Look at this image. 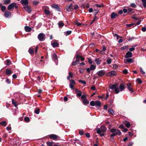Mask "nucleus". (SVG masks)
Masks as SVG:
<instances>
[{"instance_id":"f257e3e1","label":"nucleus","mask_w":146,"mask_h":146,"mask_svg":"<svg viewBox=\"0 0 146 146\" xmlns=\"http://www.w3.org/2000/svg\"><path fill=\"white\" fill-rule=\"evenodd\" d=\"M109 87V89H111L112 90L114 89V91L116 94L119 93L120 91L121 92L123 91L125 88L124 85L122 83L119 86V89L117 87V85L116 84L110 85Z\"/></svg>"},{"instance_id":"f03ea898","label":"nucleus","mask_w":146,"mask_h":146,"mask_svg":"<svg viewBox=\"0 0 146 146\" xmlns=\"http://www.w3.org/2000/svg\"><path fill=\"white\" fill-rule=\"evenodd\" d=\"M45 35L43 33H40L38 35V38L40 41H43L45 40Z\"/></svg>"},{"instance_id":"7ed1b4c3","label":"nucleus","mask_w":146,"mask_h":146,"mask_svg":"<svg viewBox=\"0 0 146 146\" xmlns=\"http://www.w3.org/2000/svg\"><path fill=\"white\" fill-rule=\"evenodd\" d=\"M111 133H115L117 135H120L121 134V133L120 130L118 129H116L115 128H113L110 130Z\"/></svg>"},{"instance_id":"20e7f679","label":"nucleus","mask_w":146,"mask_h":146,"mask_svg":"<svg viewBox=\"0 0 146 146\" xmlns=\"http://www.w3.org/2000/svg\"><path fill=\"white\" fill-rule=\"evenodd\" d=\"M105 73V71L104 70H100L96 73V74L100 77H102Z\"/></svg>"},{"instance_id":"39448f33","label":"nucleus","mask_w":146,"mask_h":146,"mask_svg":"<svg viewBox=\"0 0 146 146\" xmlns=\"http://www.w3.org/2000/svg\"><path fill=\"white\" fill-rule=\"evenodd\" d=\"M49 137L50 139L53 140H56L59 138L58 136L54 134L49 135Z\"/></svg>"},{"instance_id":"423d86ee","label":"nucleus","mask_w":146,"mask_h":146,"mask_svg":"<svg viewBox=\"0 0 146 146\" xmlns=\"http://www.w3.org/2000/svg\"><path fill=\"white\" fill-rule=\"evenodd\" d=\"M126 85L127 89L131 93H133V90L132 89V88L131 87V83H129L128 84H127Z\"/></svg>"},{"instance_id":"0eeeda50","label":"nucleus","mask_w":146,"mask_h":146,"mask_svg":"<svg viewBox=\"0 0 146 146\" xmlns=\"http://www.w3.org/2000/svg\"><path fill=\"white\" fill-rule=\"evenodd\" d=\"M116 75V72L115 71H111L108 72L106 74L107 76H112Z\"/></svg>"},{"instance_id":"6e6552de","label":"nucleus","mask_w":146,"mask_h":146,"mask_svg":"<svg viewBox=\"0 0 146 146\" xmlns=\"http://www.w3.org/2000/svg\"><path fill=\"white\" fill-rule=\"evenodd\" d=\"M23 8L25 9V11L29 13L31 12V8L29 6L26 5L25 6H24Z\"/></svg>"},{"instance_id":"1a4fd4ad","label":"nucleus","mask_w":146,"mask_h":146,"mask_svg":"<svg viewBox=\"0 0 146 146\" xmlns=\"http://www.w3.org/2000/svg\"><path fill=\"white\" fill-rule=\"evenodd\" d=\"M73 9V6L72 3H70L69 5L66 8V10L68 11H71Z\"/></svg>"},{"instance_id":"9d476101","label":"nucleus","mask_w":146,"mask_h":146,"mask_svg":"<svg viewBox=\"0 0 146 146\" xmlns=\"http://www.w3.org/2000/svg\"><path fill=\"white\" fill-rule=\"evenodd\" d=\"M52 8L55 9L56 10L60 12L61 9L60 8H59L57 4H54L51 5Z\"/></svg>"},{"instance_id":"9b49d317","label":"nucleus","mask_w":146,"mask_h":146,"mask_svg":"<svg viewBox=\"0 0 146 146\" xmlns=\"http://www.w3.org/2000/svg\"><path fill=\"white\" fill-rule=\"evenodd\" d=\"M132 56V53L129 51H127L126 53V55H125V57L126 58H131Z\"/></svg>"},{"instance_id":"f8f14e48","label":"nucleus","mask_w":146,"mask_h":146,"mask_svg":"<svg viewBox=\"0 0 146 146\" xmlns=\"http://www.w3.org/2000/svg\"><path fill=\"white\" fill-rule=\"evenodd\" d=\"M52 60L54 61H56L58 60L57 55L56 54L54 53L52 55Z\"/></svg>"},{"instance_id":"ddd939ff","label":"nucleus","mask_w":146,"mask_h":146,"mask_svg":"<svg viewBox=\"0 0 146 146\" xmlns=\"http://www.w3.org/2000/svg\"><path fill=\"white\" fill-rule=\"evenodd\" d=\"M11 14L10 11H6L4 13V15L6 18H9L11 15Z\"/></svg>"},{"instance_id":"4468645a","label":"nucleus","mask_w":146,"mask_h":146,"mask_svg":"<svg viewBox=\"0 0 146 146\" xmlns=\"http://www.w3.org/2000/svg\"><path fill=\"white\" fill-rule=\"evenodd\" d=\"M21 3L23 5H27L28 4V0H21Z\"/></svg>"},{"instance_id":"2eb2a0df","label":"nucleus","mask_w":146,"mask_h":146,"mask_svg":"<svg viewBox=\"0 0 146 146\" xmlns=\"http://www.w3.org/2000/svg\"><path fill=\"white\" fill-rule=\"evenodd\" d=\"M124 124L126 127L128 128H130L131 127V124L130 123L126 120L124 121Z\"/></svg>"},{"instance_id":"dca6fc26","label":"nucleus","mask_w":146,"mask_h":146,"mask_svg":"<svg viewBox=\"0 0 146 146\" xmlns=\"http://www.w3.org/2000/svg\"><path fill=\"white\" fill-rule=\"evenodd\" d=\"M15 4V3L13 2V3H11L10 5H9L7 7L8 9L9 10H10L12 9L13 8H14V4Z\"/></svg>"},{"instance_id":"f3484780","label":"nucleus","mask_w":146,"mask_h":146,"mask_svg":"<svg viewBox=\"0 0 146 146\" xmlns=\"http://www.w3.org/2000/svg\"><path fill=\"white\" fill-rule=\"evenodd\" d=\"M117 16V14L114 12H113L111 14V17L112 19L115 18Z\"/></svg>"},{"instance_id":"a211bd4d","label":"nucleus","mask_w":146,"mask_h":146,"mask_svg":"<svg viewBox=\"0 0 146 146\" xmlns=\"http://www.w3.org/2000/svg\"><path fill=\"white\" fill-rule=\"evenodd\" d=\"M94 61L98 65L100 64L102 61L101 60H100L99 58H97L95 59Z\"/></svg>"},{"instance_id":"6ab92c4d","label":"nucleus","mask_w":146,"mask_h":146,"mask_svg":"<svg viewBox=\"0 0 146 146\" xmlns=\"http://www.w3.org/2000/svg\"><path fill=\"white\" fill-rule=\"evenodd\" d=\"M25 29L26 31L28 32H30L31 30V28L29 26H25Z\"/></svg>"},{"instance_id":"aec40b11","label":"nucleus","mask_w":146,"mask_h":146,"mask_svg":"<svg viewBox=\"0 0 146 146\" xmlns=\"http://www.w3.org/2000/svg\"><path fill=\"white\" fill-rule=\"evenodd\" d=\"M82 102L85 105L88 104L89 103V101L87 100V98L83 100Z\"/></svg>"},{"instance_id":"412c9836","label":"nucleus","mask_w":146,"mask_h":146,"mask_svg":"<svg viewBox=\"0 0 146 146\" xmlns=\"http://www.w3.org/2000/svg\"><path fill=\"white\" fill-rule=\"evenodd\" d=\"M58 45V44L56 42H54L51 44V45L54 48L57 47Z\"/></svg>"},{"instance_id":"4be33fe9","label":"nucleus","mask_w":146,"mask_h":146,"mask_svg":"<svg viewBox=\"0 0 146 146\" xmlns=\"http://www.w3.org/2000/svg\"><path fill=\"white\" fill-rule=\"evenodd\" d=\"M79 61V59L77 58H76V61L72 62V64L75 65H76L78 64Z\"/></svg>"},{"instance_id":"5701e85b","label":"nucleus","mask_w":146,"mask_h":146,"mask_svg":"<svg viewBox=\"0 0 146 146\" xmlns=\"http://www.w3.org/2000/svg\"><path fill=\"white\" fill-rule=\"evenodd\" d=\"M58 25L59 28H61L63 27L64 24L62 21H60L58 23Z\"/></svg>"},{"instance_id":"b1692460","label":"nucleus","mask_w":146,"mask_h":146,"mask_svg":"<svg viewBox=\"0 0 146 146\" xmlns=\"http://www.w3.org/2000/svg\"><path fill=\"white\" fill-rule=\"evenodd\" d=\"M95 106H96L101 107V102L100 101H95Z\"/></svg>"},{"instance_id":"393cba45","label":"nucleus","mask_w":146,"mask_h":146,"mask_svg":"<svg viewBox=\"0 0 146 146\" xmlns=\"http://www.w3.org/2000/svg\"><path fill=\"white\" fill-rule=\"evenodd\" d=\"M128 47V45L124 46L120 48V50H125L127 49Z\"/></svg>"},{"instance_id":"a878e982","label":"nucleus","mask_w":146,"mask_h":146,"mask_svg":"<svg viewBox=\"0 0 146 146\" xmlns=\"http://www.w3.org/2000/svg\"><path fill=\"white\" fill-rule=\"evenodd\" d=\"M133 62L132 59L131 58H128L126 60V61L125 62V63H127V62H129V63H131Z\"/></svg>"},{"instance_id":"bb28decb","label":"nucleus","mask_w":146,"mask_h":146,"mask_svg":"<svg viewBox=\"0 0 146 146\" xmlns=\"http://www.w3.org/2000/svg\"><path fill=\"white\" fill-rule=\"evenodd\" d=\"M100 129L102 132H105L106 130V128L104 126H102L101 127Z\"/></svg>"},{"instance_id":"cd10ccee","label":"nucleus","mask_w":146,"mask_h":146,"mask_svg":"<svg viewBox=\"0 0 146 146\" xmlns=\"http://www.w3.org/2000/svg\"><path fill=\"white\" fill-rule=\"evenodd\" d=\"M6 73L7 75H10L11 74V71L9 69H7L6 70Z\"/></svg>"},{"instance_id":"c85d7f7f","label":"nucleus","mask_w":146,"mask_h":146,"mask_svg":"<svg viewBox=\"0 0 146 146\" xmlns=\"http://www.w3.org/2000/svg\"><path fill=\"white\" fill-rule=\"evenodd\" d=\"M108 112L109 114L113 115L114 114V111L112 109H109L108 110Z\"/></svg>"},{"instance_id":"c756f323","label":"nucleus","mask_w":146,"mask_h":146,"mask_svg":"<svg viewBox=\"0 0 146 146\" xmlns=\"http://www.w3.org/2000/svg\"><path fill=\"white\" fill-rule=\"evenodd\" d=\"M12 104L15 107H17L18 105L17 103L14 100V99H12Z\"/></svg>"},{"instance_id":"7c9ffc66","label":"nucleus","mask_w":146,"mask_h":146,"mask_svg":"<svg viewBox=\"0 0 146 146\" xmlns=\"http://www.w3.org/2000/svg\"><path fill=\"white\" fill-rule=\"evenodd\" d=\"M45 13L46 15H50V12L48 10L45 9H44Z\"/></svg>"},{"instance_id":"2f4dec72","label":"nucleus","mask_w":146,"mask_h":146,"mask_svg":"<svg viewBox=\"0 0 146 146\" xmlns=\"http://www.w3.org/2000/svg\"><path fill=\"white\" fill-rule=\"evenodd\" d=\"M72 31H68L64 32V34L65 35L67 36L71 34Z\"/></svg>"},{"instance_id":"473e14b6","label":"nucleus","mask_w":146,"mask_h":146,"mask_svg":"<svg viewBox=\"0 0 146 146\" xmlns=\"http://www.w3.org/2000/svg\"><path fill=\"white\" fill-rule=\"evenodd\" d=\"M96 68V66L93 64H92L90 67V69H91V70H94Z\"/></svg>"},{"instance_id":"72a5a7b5","label":"nucleus","mask_w":146,"mask_h":146,"mask_svg":"<svg viewBox=\"0 0 146 146\" xmlns=\"http://www.w3.org/2000/svg\"><path fill=\"white\" fill-rule=\"evenodd\" d=\"M132 9L131 8H129L127 10V14L131 15L133 13L132 12Z\"/></svg>"},{"instance_id":"f704fd0d","label":"nucleus","mask_w":146,"mask_h":146,"mask_svg":"<svg viewBox=\"0 0 146 146\" xmlns=\"http://www.w3.org/2000/svg\"><path fill=\"white\" fill-rule=\"evenodd\" d=\"M11 2V0H5L4 1V3L5 5L8 4Z\"/></svg>"},{"instance_id":"c9c22d12","label":"nucleus","mask_w":146,"mask_h":146,"mask_svg":"<svg viewBox=\"0 0 146 146\" xmlns=\"http://www.w3.org/2000/svg\"><path fill=\"white\" fill-rule=\"evenodd\" d=\"M82 92L80 90H79L78 92H77V96L80 97L81 96Z\"/></svg>"},{"instance_id":"e433bc0d","label":"nucleus","mask_w":146,"mask_h":146,"mask_svg":"<svg viewBox=\"0 0 146 146\" xmlns=\"http://www.w3.org/2000/svg\"><path fill=\"white\" fill-rule=\"evenodd\" d=\"M34 50L32 48H30L29 50V52L30 54H32Z\"/></svg>"},{"instance_id":"4c0bfd02","label":"nucleus","mask_w":146,"mask_h":146,"mask_svg":"<svg viewBox=\"0 0 146 146\" xmlns=\"http://www.w3.org/2000/svg\"><path fill=\"white\" fill-rule=\"evenodd\" d=\"M144 7H146V0H141Z\"/></svg>"},{"instance_id":"58836bf2","label":"nucleus","mask_w":146,"mask_h":146,"mask_svg":"<svg viewBox=\"0 0 146 146\" xmlns=\"http://www.w3.org/2000/svg\"><path fill=\"white\" fill-rule=\"evenodd\" d=\"M96 130L97 131V133L99 134H100L101 132H102L101 129L100 128H98L96 129Z\"/></svg>"},{"instance_id":"ea45409f","label":"nucleus","mask_w":146,"mask_h":146,"mask_svg":"<svg viewBox=\"0 0 146 146\" xmlns=\"http://www.w3.org/2000/svg\"><path fill=\"white\" fill-rule=\"evenodd\" d=\"M95 101H91L90 102V105L92 106H95Z\"/></svg>"},{"instance_id":"a19ab883","label":"nucleus","mask_w":146,"mask_h":146,"mask_svg":"<svg viewBox=\"0 0 146 146\" xmlns=\"http://www.w3.org/2000/svg\"><path fill=\"white\" fill-rule=\"evenodd\" d=\"M99 10L98 9H96L93 11L94 14L95 16L98 13Z\"/></svg>"},{"instance_id":"79ce46f5","label":"nucleus","mask_w":146,"mask_h":146,"mask_svg":"<svg viewBox=\"0 0 146 146\" xmlns=\"http://www.w3.org/2000/svg\"><path fill=\"white\" fill-rule=\"evenodd\" d=\"M78 82L80 83L83 84L84 85H85L86 84V82L84 80H80L78 81Z\"/></svg>"},{"instance_id":"37998d69","label":"nucleus","mask_w":146,"mask_h":146,"mask_svg":"<svg viewBox=\"0 0 146 146\" xmlns=\"http://www.w3.org/2000/svg\"><path fill=\"white\" fill-rule=\"evenodd\" d=\"M112 60L110 58H108L107 60V62L108 64H110L111 63Z\"/></svg>"},{"instance_id":"c03bdc74","label":"nucleus","mask_w":146,"mask_h":146,"mask_svg":"<svg viewBox=\"0 0 146 146\" xmlns=\"http://www.w3.org/2000/svg\"><path fill=\"white\" fill-rule=\"evenodd\" d=\"M90 7V4L88 3H86L84 5V7L85 8H88Z\"/></svg>"},{"instance_id":"a18cd8bd","label":"nucleus","mask_w":146,"mask_h":146,"mask_svg":"<svg viewBox=\"0 0 146 146\" xmlns=\"http://www.w3.org/2000/svg\"><path fill=\"white\" fill-rule=\"evenodd\" d=\"M0 124L1 125L4 126H5L6 125V122L5 121H1L0 123Z\"/></svg>"},{"instance_id":"49530a36","label":"nucleus","mask_w":146,"mask_h":146,"mask_svg":"<svg viewBox=\"0 0 146 146\" xmlns=\"http://www.w3.org/2000/svg\"><path fill=\"white\" fill-rule=\"evenodd\" d=\"M1 9L2 12H3L6 10V7L5 6H3L1 7Z\"/></svg>"},{"instance_id":"de8ad7c7","label":"nucleus","mask_w":146,"mask_h":146,"mask_svg":"<svg viewBox=\"0 0 146 146\" xmlns=\"http://www.w3.org/2000/svg\"><path fill=\"white\" fill-rule=\"evenodd\" d=\"M24 120L26 122H29L30 119L29 117H25L24 118Z\"/></svg>"},{"instance_id":"09e8293b","label":"nucleus","mask_w":146,"mask_h":146,"mask_svg":"<svg viewBox=\"0 0 146 146\" xmlns=\"http://www.w3.org/2000/svg\"><path fill=\"white\" fill-rule=\"evenodd\" d=\"M40 109H37L35 111V113L38 114L39 113Z\"/></svg>"},{"instance_id":"8fccbe9b","label":"nucleus","mask_w":146,"mask_h":146,"mask_svg":"<svg viewBox=\"0 0 146 146\" xmlns=\"http://www.w3.org/2000/svg\"><path fill=\"white\" fill-rule=\"evenodd\" d=\"M130 6L131 7L134 8H135L137 7L136 5L134 3H132L131 4Z\"/></svg>"},{"instance_id":"3c124183","label":"nucleus","mask_w":146,"mask_h":146,"mask_svg":"<svg viewBox=\"0 0 146 146\" xmlns=\"http://www.w3.org/2000/svg\"><path fill=\"white\" fill-rule=\"evenodd\" d=\"M134 25V23H131L130 24H126V26L127 27H131V26H133Z\"/></svg>"},{"instance_id":"603ef678","label":"nucleus","mask_w":146,"mask_h":146,"mask_svg":"<svg viewBox=\"0 0 146 146\" xmlns=\"http://www.w3.org/2000/svg\"><path fill=\"white\" fill-rule=\"evenodd\" d=\"M70 84H76V82L74 80H70Z\"/></svg>"},{"instance_id":"864d4df0","label":"nucleus","mask_w":146,"mask_h":146,"mask_svg":"<svg viewBox=\"0 0 146 146\" xmlns=\"http://www.w3.org/2000/svg\"><path fill=\"white\" fill-rule=\"evenodd\" d=\"M136 80L139 84H141L142 83V81L139 78L137 79Z\"/></svg>"},{"instance_id":"5fc2aeb1","label":"nucleus","mask_w":146,"mask_h":146,"mask_svg":"<svg viewBox=\"0 0 146 146\" xmlns=\"http://www.w3.org/2000/svg\"><path fill=\"white\" fill-rule=\"evenodd\" d=\"M6 62H7V63L6 64V65H9L11 64V62L9 60H6Z\"/></svg>"},{"instance_id":"6e6d98bb","label":"nucleus","mask_w":146,"mask_h":146,"mask_svg":"<svg viewBox=\"0 0 146 146\" xmlns=\"http://www.w3.org/2000/svg\"><path fill=\"white\" fill-rule=\"evenodd\" d=\"M33 4L36 5L39 3V1H33Z\"/></svg>"},{"instance_id":"4d7b16f0","label":"nucleus","mask_w":146,"mask_h":146,"mask_svg":"<svg viewBox=\"0 0 146 146\" xmlns=\"http://www.w3.org/2000/svg\"><path fill=\"white\" fill-rule=\"evenodd\" d=\"M88 62L89 64H91L92 63V59L90 58H88Z\"/></svg>"},{"instance_id":"13d9d810","label":"nucleus","mask_w":146,"mask_h":146,"mask_svg":"<svg viewBox=\"0 0 146 146\" xmlns=\"http://www.w3.org/2000/svg\"><path fill=\"white\" fill-rule=\"evenodd\" d=\"M69 86L70 88L72 89H74L73 84H70Z\"/></svg>"},{"instance_id":"bf43d9fd","label":"nucleus","mask_w":146,"mask_h":146,"mask_svg":"<svg viewBox=\"0 0 146 146\" xmlns=\"http://www.w3.org/2000/svg\"><path fill=\"white\" fill-rule=\"evenodd\" d=\"M123 73L125 74H127L128 73V71L126 69H125L123 71Z\"/></svg>"},{"instance_id":"052dcab7","label":"nucleus","mask_w":146,"mask_h":146,"mask_svg":"<svg viewBox=\"0 0 146 146\" xmlns=\"http://www.w3.org/2000/svg\"><path fill=\"white\" fill-rule=\"evenodd\" d=\"M140 72L143 74H144L145 73V72L142 69L141 67H140Z\"/></svg>"},{"instance_id":"680f3d73","label":"nucleus","mask_w":146,"mask_h":146,"mask_svg":"<svg viewBox=\"0 0 146 146\" xmlns=\"http://www.w3.org/2000/svg\"><path fill=\"white\" fill-rule=\"evenodd\" d=\"M48 146H52V143L51 142H46Z\"/></svg>"},{"instance_id":"e2e57ef3","label":"nucleus","mask_w":146,"mask_h":146,"mask_svg":"<svg viewBox=\"0 0 146 146\" xmlns=\"http://www.w3.org/2000/svg\"><path fill=\"white\" fill-rule=\"evenodd\" d=\"M79 134L80 135H82L84 134V132L82 130H80L79 131Z\"/></svg>"},{"instance_id":"0e129e2a","label":"nucleus","mask_w":146,"mask_h":146,"mask_svg":"<svg viewBox=\"0 0 146 146\" xmlns=\"http://www.w3.org/2000/svg\"><path fill=\"white\" fill-rule=\"evenodd\" d=\"M113 133L111 134L110 135V137H113L114 136H115L117 135L116 134L114 133V132L112 133Z\"/></svg>"},{"instance_id":"69168bd1","label":"nucleus","mask_w":146,"mask_h":146,"mask_svg":"<svg viewBox=\"0 0 146 146\" xmlns=\"http://www.w3.org/2000/svg\"><path fill=\"white\" fill-rule=\"evenodd\" d=\"M81 98L82 100H84L83 99H86V96L85 95H81Z\"/></svg>"},{"instance_id":"338daca9","label":"nucleus","mask_w":146,"mask_h":146,"mask_svg":"<svg viewBox=\"0 0 146 146\" xmlns=\"http://www.w3.org/2000/svg\"><path fill=\"white\" fill-rule=\"evenodd\" d=\"M37 80L38 81L40 82H41V78L39 76H38L37 77Z\"/></svg>"},{"instance_id":"774afa93","label":"nucleus","mask_w":146,"mask_h":146,"mask_svg":"<svg viewBox=\"0 0 146 146\" xmlns=\"http://www.w3.org/2000/svg\"><path fill=\"white\" fill-rule=\"evenodd\" d=\"M78 8V5H74V9L77 10Z\"/></svg>"}]
</instances>
